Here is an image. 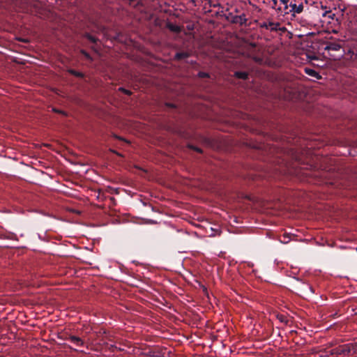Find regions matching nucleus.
I'll return each mask as SVG.
<instances>
[{"label":"nucleus","instance_id":"nucleus-12","mask_svg":"<svg viewBox=\"0 0 357 357\" xmlns=\"http://www.w3.org/2000/svg\"><path fill=\"white\" fill-rule=\"evenodd\" d=\"M277 319L282 323H284L285 324H288L289 320L284 314H278Z\"/></svg>","mask_w":357,"mask_h":357},{"label":"nucleus","instance_id":"nucleus-23","mask_svg":"<svg viewBox=\"0 0 357 357\" xmlns=\"http://www.w3.org/2000/svg\"><path fill=\"white\" fill-rule=\"evenodd\" d=\"M287 236H284V240H281L280 241L283 243H288V241H287Z\"/></svg>","mask_w":357,"mask_h":357},{"label":"nucleus","instance_id":"nucleus-22","mask_svg":"<svg viewBox=\"0 0 357 357\" xmlns=\"http://www.w3.org/2000/svg\"><path fill=\"white\" fill-rule=\"evenodd\" d=\"M271 1L273 2L272 8H275V7H276V6H277V3H278L277 0H271Z\"/></svg>","mask_w":357,"mask_h":357},{"label":"nucleus","instance_id":"nucleus-26","mask_svg":"<svg viewBox=\"0 0 357 357\" xmlns=\"http://www.w3.org/2000/svg\"><path fill=\"white\" fill-rule=\"evenodd\" d=\"M167 105L169 107H174V105L172 104H167Z\"/></svg>","mask_w":357,"mask_h":357},{"label":"nucleus","instance_id":"nucleus-14","mask_svg":"<svg viewBox=\"0 0 357 357\" xmlns=\"http://www.w3.org/2000/svg\"><path fill=\"white\" fill-rule=\"evenodd\" d=\"M305 72L307 74H308L309 75H311L312 77H317V76H318V73L312 69H306Z\"/></svg>","mask_w":357,"mask_h":357},{"label":"nucleus","instance_id":"nucleus-6","mask_svg":"<svg viewBox=\"0 0 357 357\" xmlns=\"http://www.w3.org/2000/svg\"><path fill=\"white\" fill-rule=\"evenodd\" d=\"M68 339L77 347L84 346V342L79 337L70 335Z\"/></svg>","mask_w":357,"mask_h":357},{"label":"nucleus","instance_id":"nucleus-9","mask_svg":"<svg viewBox=\"0 0 357 357\" xmlns=\"http://www.w3.org/2000/svg\"><path fill=\"white\" fill-rule=\"evenodd\" d=\"M234 76L238 79L245 80L248 78V73L244 71H236Z\"/></svg>","mask_w":357,"mask_h":357},{"label":"nucleus","instance_id":"nucleus-2","mask_svg":"<svg viewBox=\"0 0 357 357\" xmlns=\"http://www.w3.org/2000/svg\"><path fill=\"white\" fill-rule=\"evenodd\" d=\"M353 346L351 344H343L331 349L330 355L347 356L350 355Z\"/></svg>","mask_w":357,"mask_h":357},{"label":"nucleus","instance_id":"nucleus-1","mask_svg":"<svg viewBox=\"0 0 357 357\" xmlns=\"http://www.w3.org/2000/svg\"><path fill=\"white\" fill-rule=\"evenodd\" d=\"M324 50L330 53V56L333 59H338L344 54L342 46L338 42H328L326 44Z\"/></svg>","mask_w":357,"mask_h":357},{"label":"nucleus","instance_id":"nucleus-28","mask_svg":"<svg viewBox=\"0 0 357 357\" xmlns=\"http://www.w3.org/2000/svg\"><path fill=\"white\" fill-rule=\"evenodd\" d=\"M23 42H24V43H26V40L24 38Z\"/></svg>","mask_w":357,"mask_h":357},{"label":"nucleus","instance_id":"nucleus-7","mask_svg":"<svg viewBox=\"0 0 357 357\" xmlns=\"http://www.w3.org/2000/svg\"><path fill=\"white\" fill-rule=\"evenodd\" d=\"M231 22L234 24H238L240 25L245 24L247 22L245 15L243 14L241 15H235L232 17Z\"/></svg>","mask_w":357,"mask_h":357},{"label":"nucleus","instance_id":"nucleus-17","mask_svg":"<svg viewBox=\"0 0 357 357\" xmlns=\"http://www.w3.org/2000/svg\"><path fill=\"white\" fill-rule=\"evenodd\" d=\"M198 75L201 78H206V77H209V75L207 73H204V72H199Z\"/></svg>","mask_w":357,"mask_h":357},{"label":"nucleus","instance_id":"nucleus-3","mask_svg":"<svg viewBox=\"0 0 357 357\" xmlns=\"http://www.w3.org/2000/svg\"><path fill=\"white\" fill-rule=\"evenodd\" d=\"M247 56L256 63L261 64L263 62V59L257 54L255 44L250 45V47L248 50Z\"/></svg>","mask_w":357,"mask_h":357},{"label":"nucleus","instance_id":"nucleus-15","mask_svg":"<svg viewBox=\"0 0 357 357\" xmlns=\"http://www.w3.org/2000/svg\"><path fill=\"white\" fill-rule=\"evenodd\" d=\"M323 17H328V18L333 20L335 17V14H331V10L326 11L323 15Z\"/></svg>","mask_w":357,"mask_h":357},{"label":"nucleus","instance_id":"nucleus-16","mask_svg":"<svg viewBox=\"0 0 357 357\" xmlns=\"http://www.w3.org/2000/svg\"><path fill=\"white\" fill-rule=\"evenodd\" d=\"M69 73L71 75H75L76 77H82L84 76L82 73L77 72V71H76L75 70H70Z\"/></svg>","mask_w":357,"mask_h":357},{"label":"nucleus","instance_id":"nucleus-19","mask_svg":"<svg viewBox=\"0 0 357 357\" xmlns=\"http://www.w3.org/2000/svg\"><path fill=\"white\" fill-rule=\"evenodd\" d=\"M82 54L89 60H91V56L84 50L81 51Z\"/></svg>","mask_w":357,"mask_h":357},{"label":"nucleus","instance_id":"nucleus-8","mask_svg":"<svg viewBox=\"0 0 357 357\" xmlns=\"http://www.w3.org/2000/svg\"><path fill=\"white\" fill-rule=\"evenodd\" d=\"M190 56V53L188 52H178L175 54L174 59L179 61L188 58Z\"/></svg>","mask_w":357,"mask_h":357},{"label":"nucleus","instance_id":"nucleus-10","mask_svg":"<svg viewBox=\"0 0 357 357\" xmlns=\"http://www.w3.org/2000/svg\"><path fill=\"white\" fill-rule=\"evenodd\" d=\"M167 27L169 30H170L172 32L179 33L181 31V28L178 26L172 23H167Z\"/></svg>","mask_w":357,"mask_h":357},{"label":"nucleus","instance_id":"nucleus-4","mask_svg":"<svg viewBox=\"0 0 357 357\" xmlns=\"http://www.w3.org/2000/svg\"><path fill=\"white\" fill-rule=\"evenodd\" d=\"M290 9L288 10L289 13H291L293 16H295L296 14H299L303 10V5L302 3L297 5L296 3H293L292 1L289 3Z\"/></svg>","mask_w":357,"mask_h":357},{"label":"nucleus","instance_id":"nucleus-24","mask_svg":"<svg viewBox=\"0 0 357 357\" xmlns=\"http://www.w3.org/2000/svg\"><path fill=\"white\" fill-rule=\"evenodd\" d=\"M192 149H195V151H197V152H199V153H201V152H202L201 149H199V148H194L193 146H192Z\"/></svg>","mask_w":357,"mask_h":357},{"label":"nucleus","instance_id":"nucleus-20","mask_svg":"<svg viewBox=\"0 0 357 357\" xmlns=\"http://www.w3.org/2000/svg\"><path fill=\"white\" fill-rule=\"evenodd\" d=\"M119 91L123 92L124 93L127 94V95H130L131 94V92L127 89H125L124 88H122V87H120L119 89Z\"/></svg>","mask_w":357,"mask_h":357},{"label":"nucleus","instance_id":"nucleus-21","mask_svg":"<svg viewBox=\"0 0 357 357\" xmlns=\"http://www.w3.org/2000/svg\"><path fill=\"white\" fill-rule=\"evenodd\" d=\"M53 111H54V112H56V113L62 114H63V115H65V116H66V115H67V114H66L65 112L61 111V110H59V109H53Z\"/></svg>","mask_w":357,"mask_h":357},{"label":"nucleus","instance_id":"nucleus-25","mask_svg":"<svg viewBox=\"0 0 357 357\" xmlns=\"http://www.w3.org/2000/svg\"><path fill=\"white\" fill-rule=\"evenodd\" d=\"M331 355L329 354H326V355H324V356H321L320 357H331Z\"/></svg>","mask_w":357,"mask_h":357},{"label":"nucleus","instance_id":"nucleus-18","mask_svg":"<svg viewBox=\"0 0 357 357\" xmlns=\"http://www.w3.org/2000/svg\"><path fill=\"white\" fill-rule=\"evenodd\" d=\"M82 54L89 60H91V56L84 50L81 51Z\"/></svg>","mask_w":357,"mask_h":357},{"label":"nucleus","instance_id":"nucleus-27","mask_svg":"<svg viewBox=\"0 0 357 357\" xmlns=\"http://www.w3.org/2000/svg\"><path fill=\"white\" fill-rule=\"evenodd\" d=\"M277 10L280 11V10H281V8H277Z\"/></svg>","mask_w":357,"mask_h":357},{"label":"nucleus","instance_id":"nucleus-13","mask_svg":"<svg viewBox=\"0 0 357 357\" xmlns=\"http://www.w3.org/2000/svg\"><path fill=\"white\" fill-rule=\"evenodd\" d=\"M85 38H86L90 42H91L92 43H96L97 41L98 40V39H97L96 38L93 37V36H91V34L89 33H86L85 34Z\"/></svg>","mask_w":357,"mask_h":357},{"label":"nucleus","instance_id":"nucleus-11","mask_svg":"<svg viewBox=\"0 0 357 357\" xmlns=\"http://www.w3.org/2000/svg\"><path fill=\"white\" fill-rule=\"evenodd\" d=\"M280 2L284 6V11L285 14H289L288 11L289 8V4H288L289 0H280Z\"/></svg>","mask_w":357,"mask_h":357},{"label":"nucleus","instance_id":"nucleus-5","mask_svg":"<svg viewBox=\"0 0 357 357\" xmlns=\"http://www.w3.org/2000/svg\"><path fill=\"white\" fill-rule=\"evenodd\" d=\"M260 26L266 29H270L271 31H278L279 29L280 23L273 22H264Z\"/></svg>","mask_w":357,"mask_h":357}]
</instances>
